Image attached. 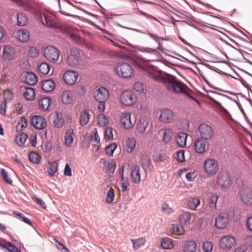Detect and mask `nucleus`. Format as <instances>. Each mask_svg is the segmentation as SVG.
<instances>
[{
	"label": "nucleus",
	"instance_id": "nucleus-1",
	"mask_svg": "<svg viewBox=\"0 0 252 252\" xmlns=\"http://www.w3.org/2000/svg\"><path fill=\"white\" fill-rule=\"evenodd\" d=\"M148 73L149 77L162 83L169 93L184 94L198 103L197 99L190 95V90L188 87L182 82L177 79L175 77L172 75L162 76L155 72H148Z\"/></svg>",
	"mask_w": 252,
	"mask_h": 252
},
{
	"label": "nucleus",
	"instance_id": "nucleus-2",
	"mask_svg": "<svg viewBox=\"0 0 252 252\" xmlns=\"http://www.w3.org/2000/svg\"><path fill=\"white\" fill-rule=\"evenodd\" d=\"M115 71L117 75L122 78L131 77L134 75V70L127 63H120L116 64Z\"/></svg>",
	"mask_w": 252,
	"mask_h": 252
},
{
	"label": "nucleus",
	"instance_id": "nucleus-3",
	"mask_svg": "<svg viewBox=\"0 0 252 252\" xmlns=\"http://www.w3.org/2000/svg\"><path fill=\"white\" fill-rule=\"evenodd\" d=\"M204 169L208 175H215L219 170V163L214 158L206 159L204 162Z\"/></svg>",
	"mask_w": 252,
	"mask_h": 252
},
{
	"label": "nucleus",
	"instance_id": "nucleus-4",
	"mask_svg": "<svg viewBox=\"0 0 252 252\" xmlns=\"http://www.w3.org/2000/svg\"><path fill=\"white\" fill-rule=\"evenodd\" d=\"M44 56L48 61L55 63L59 60L60 51L53 46H48L44 49Z\"/></svg>",
	"mask_w": 252,
	"mask_h": 252
},
{
	"label": "nucleus",
	"instance_id": "nucleus-5",
	"mask_svg": "<svg viewBox=\"0 0 252 252\" xmlns=\"http://www.w3.org/2000/svg\"><path fill=\"white\" fill-rule=\"evenodd\" d=\"M200 135V138L204 140L211 139L214 135V131L213 128L208 124H202L198 128Z\"/></svg>",
	"mask_w": 252,
	"mask_h": 252
},
{
	"label": "nucleus",
	"instance_id": "nucleus-6",
	"mask_svg": "<svg viewBox=\"0 0 252 252\" xmlns=\"http://www.w3.org/2000/svg\"><path fill=\"white\" fill-rule=\"evenodd\" d=\"M174 25L176 27L179 34L187 36L190 34L192 28L187 22L177 21L174 23Z\"/></svg>",
	"mask_w": 252,
	"mask_h": 252
},
{
	"label": "nucleus",
	"instance_id": "nucleus-7",
	"mask_svg": "<svg viewBox=\"0 0 252 252\" xmlns=\"http://www.w3.org/2000/svg\"><path fill=\"white\" fill-rule=\"evenodd\" d=\"M120 100L123 105L129 106L134 103L136 97L132 92L126 91L122 93Z\"/></svg>",
	"mask_w": 252,
	"mask_h": 252
},
{
	"label": "nucleus",
	"instance_id": "nucleus-8",
	"mask_svg": "<svg viewBox=\"0 0 252 252\" xmlns=\"http://www.w3.org/2000/svg\"><path fill=\"white\" fill-rule=\"evenodd\" d=\"M217 182L222 188H227L231 185L229 174L226 171L220 172L217 176Z\"/></svg>",
	"mask_w": 252,
	"mask_h": 252
},
{
	"label": "nucleus",
	"instance_id": "nucleus-9",
	"mask_svg": "<svg viewBox=\"0 0 252 252\" xmlns=\"http://www.w3.org/2000/svg\"><path fill=\"white\" fill-rule=\"evenodd\" d=\"M236 241L235 238L230 236L227 235L223 237L220 241V248L225 251H229L235 245Z\"/></svg>",
	"mask_w": 252,
	"mask_h": 252
},
{
	"label": "nucleus",
	"instance_id": "nucleus-10",
	"mask_svg": "<svg viewBox=\"0 0 252 252\" xmlns=\"http://www.w3.org/2000/svg\"><path fill=\"white\" fill-rule=\"evenodd\" d=\"M120 122L122 126L127 129L131 128L135 124V121H131V113L128 112H123L121 114Z\"/></svg>",
	"mask_w": 252,
	"mask_h": 252
},
{
	"label": "nucleus",
	"instance_id": "nucleus-11",
	"mask_svg": "<svg viewBox=\"0 0 252 252\" xmlns=\"http://www.w3.org/2000/svg\"><path fill=\"white\" fill-rule=\"evenodd\" d=\"M80 59V54L77 48L70 50L66 59V63L70 66H74L78 64Z\"/></svg>",
	"mask_w": 252,
	"mask_h": 252
},
{
	"label": "nucleus",
	"instance_id": "nucleus-12",
	"mask_svg": "<svg viewBox=\"0 0 252 252\" xmlns=\"http://www.w3.org/2000/svg\"><path fill=\"white\" fill-rule=\"evenodd\" d=\"M30 123L32 125L37 129H43L46 126V121L45 118L40 115H34L31 118Z\"/></svg>",
	"mask_w": 252,
	"mask_h": 252
},
{
	"label": "nucleus",
	"instance_id": "nucleus-13",
	"mask_svg": "<svg viewBox=\"0 0 252 252\" xmlns=\"http://www.w3.org/2000/svg\"><path fill=\"white\" fill-rule=\"evenodd\" d=\"M43 16L45 21V22H44L42 17L41 20L43 25L51 28H59V26L56 22L54 16H53L52 14L45 13L43 14Z\"/></svg>",
	"mask_w": 252,
	"mask_h": 252
},
{
	"label": "nucleus",
	"instance_id": "nucleus-14",
	"mask_svg": "<svg viewBox=\"0 0 252 252\" xmlns=\"http://www.w3.org/2000/svg\"><path fill=\"white\" fill-rule=\"evenodd\" d=\"M109 97V92L104 87H100L95 92L94 98L98 102H105Z\"/></svg>",
	"mask_w": 252,
	"mask_h": 252
},
{
	"label": "nucleus",
	"instance_id": "nucleus-15",
	"mask_svg": "<svg viewBox=\"0 0 252 252\" xmlns=\"http://www.w3.org/2000/svg\"><path fill=\"white\" fill-rule=\"evenodd\" d=\"M240 194L242 201L247 204H252V189L248 187H244L240 190Z\"/></svg>",
	"mask_w": 252,
	"mask_h": 252
},
{
	"label": "nucleus",
	"instance_id": "nucleus-16",
	"mask_svg": "<svg viewBox=\"0 0 252 252\" xmlns=\"http://www.w3.org/2000/svg\"><path fill=\"white\" fill-rule=\"evenodd\" d=\"M228 222V215L227 213L220 214L215 219V226L220 229L225 228Z\"/></svg>",
	"mask_w": 252,
	"mask_h": 252
},
{
	"label": "nucleus",
	"instance_id": "nucleus-17",
	"mask_svg": "<svg viewBox=\"0 0 252 252\" xmlns=\"http://www.w3.org/2000/svg\"><path fill=\"white\" fill-rule=\"evenodd\" d=\"M15 54V49L9 45H5L3 48L1 57L5 61H12Z\"/></svg>",
	"mask_w": 252,
	"mask_h": 252
},
{
	"label": "nucleus",
	"instance_id": "nucleus-18",
	"mask_svg": "<svg viewBox=\"0 0 252 252\" xmlns=\"http://www.w3.org/2000/svg\"><path fill=\"white\" fill-rule=\"evenodd\" d=\"M203 139H196L193 144L195 151L198 154L205 153L207 149V143Z\"/></svg>",
	"mask_w": 252,
	"mask_h": 252
},
{
	"label": "nucleus",
	"instance_id": "nucleus-19",
	"mask_svg": "<svg viewBox=\"0 0 252 252\" xmlns=\"http://www.w3.org/2000/svg\"><path fill=\"white\" fill-rule=\"evenodd\" d=\"M174 118L173 112L168 109H163L160 111L159 120L164 123H170Z\"/></svg>",
	"mask_w": 252,
	"mask_h": 252
},
{
	"label": "nucleus",
	"instance_id": "nucleus-20",
	"mask_svg": "<svg viewBox=\"0 0 252 252\" xmlns=\"http://www.w3.org/2000/svg\"><path fill=\"white\" fill-rule=\"evenodd\" d=\"M78 78V74L76 72L68 70L63 75V79L66 84L69 85L73 84Z\"/></svg>",
	"mask_w": 252,
	"mask_h": 252
},
{
	"label": "nucleus",
	"instance_id": "nucleus-21",
	"mask_svg": "<svg viewBox=\"0 0 252 252\" xmlns=\"http://www.w3.org/2000/svg\"><path fill=\"white\" fill-rule=\"evenodd\" d=\"M191 214L188 212H183L179 216V222L184 226H188L190 224Z\"/></svg>",
	"mask_w": 252,
	"mask_h": 252
},
{
	"label": "nucleus",
	"instance_id": "nucleus-22",
	"mask_svg": "<svg viewBox=\"0 0 252 252\" xmlns=\"http://www.w3.org/2000/svg\"><path fill=\"white\" fill-rule=\"evenodd\" d=\"M130 177L132 181L138 184L141 181V175L140 173V167L137 165H135L131 171Z\"/></svg>",
	"mask_w": 252,
	"mask_h": 252
},
{
	"label": "nucleus",
	"instance_id": "nucleus-23",
	"mask_svg": "<svg viewBox=\"0 0 252 252\" xmlns=\"http://www.w3.org/2000/svg\"><path fill=\"white\" fill-rule=\"evenodd\" d=\"M55 88V84L53 80L49 79L44 80L42 82V89L46 93L53 91Z\"/></svg>",
	"mask_w": 252,
	"mask_h": 252
},
{
	"label": "nucleus",
	"instance_id": "nucleus-24",
	"mask_svg": "<svg viewBox=\"0 0 252 252\" xmlns=\"http://www.w3.org/2000/svg\"><path fill=\"white\" fill-rule=\"evenodd\" d=\"M52 103V99L48 97H46L40 98L38 101V105L41 109L47 111L49 110Z\"/></svg>",
	"mask_w": 252,
	"mask_h": 252
},
{
	"label": "nucleus",
	"instance_id": "nucleus-25",
	"mask_svg": "<svg viewBox=\"0 0 252 252\" xmlns=\"http://www.w3.org/2000/svg\"><path fill=\"white\" fill-rule=\"evenodd\" d=\"M16 37L22 42H26L30 38V33L27 30H20L17 31Z\"/></svg>",
	"mask_w": 252,
	"mask_h": 252
},
{
	"label": "nucleus",
	"instance_id": "nucleus-26",
	"mask_svg": "<svg viewBox=\"0 0 252 252\" xmlns=\"http://www.w3.org/2000/svg\"><path fill=\"white\" fill-rule=\"evenodd\" d=\"M75 134L73 129H69L65 133V144L67 147H71L73 142Z\"/></svg>",
	"mask_w": 252,
	"mask_h": 252
},
{
	"label": "nucleus",
	"instance_id": "nucleus-27",
	"mask_svg": "<svg viewBox=\"0 0 252 252\" xmlns=\"http://www.w3.org/2000/svg\"><path fill=\"white\" fill-rule=\"evenodd\" d=\"M200 204V201L198 197H192L188 201L187 206L189 209L192 211L197 210V208Z\"/></svg>",
	"mask_w": 252,
	"mask_h": 252
},
{
	"label": "nucleus",
	"instance_id": "nucleus-28",
	"mask_svg": "<svg viewBox=\"0 0 252 252\" xmlns=\"http://www.w3.org/2000/svg\"><path fill=\"white\" fill-rule=\"evenodd\" d=\"M187 137V134L185 132L178 133L176 137V141L177 144L181 147H185L186 146Z\"/></svg>",
	"mask_w": 252,
	"mask_h": 252
},
{
	"label": "nucleus",
	"instance_id": "nucleus-29",
	"mask_svg": "<svg viewBox=\"0 0 252 252\" xmlns=\"http://www.w3.org/2000/svg\"><path fill=\"white\" fill-rule=\"evenodd\" d=\"M23 93L25 97L29 100H32L35 98V94L33 88L25 87L23 89Z\"/></svg>",
	"mask_w": 252,
	"mask_h": 252
},
{
	"label": "nucleus",
	"instance_id": "nucleus-30",
	"mask_svg": "<svg viewBox=\"0 0 252 252\" xmlns=\"http://www.w3.org/2000/svg\"><path fill=\"white\" fill-rule=\"evenodd\" d=\"M148 124L149 122L146 119H141L138 122L136 126V128L138 132L140 133H143L145 131Z\"/></svg>",
	"mask_w": 252,
	"mask_h": 252
},
{
	"label": "nucleus",
	"instance_id": "nucleus-31",
	"mask_svg": "<svg viewBox=\"0 0 252 252\" xmlns=\"http://www.w3.org/2000/svg\"><path fill=\"white\" fill-rule=\"evenodd\" d=\"M61 100L63 103L69 104L73 101L72 94L68 91H64L61 96Z\"/></svg>",
	"mask_w": 252,
	"mask_h": 252
},
{
	"label": "nucleus",
	"instance_id": "nucleus-32",
	"mask_svg": "<svg viewBox=\"0 0 252 252\" xmlns=\"http://www.w3.org/2000/svg\"><path fill=\"white\" fill-rule=\"evenodd\" d=\"M185 252H196L197 244L194 241H189L186 242L184 247Z\"/></svg>",
	"mask_w": 252,
	"mask_h": 252
},
{
	"label": "nucleus",
	"instance_id": "nucleus-33",
	"mask_svg": "<svg viewBox=\"0 0 252 252\" xmlns=\"http://www.w3.org/2000/svg\"><path fill=\"white\" fill-rule=\"evenodd\" d=\"M103 165L106 167L107 172L113 174L116 166V163L113 160H105L103 162Z\"/></svg>",
	"mask_w": 252,
	"mask_h": 252
},
{
	"label": "nucleus",
	"instance_id": "nucleus-34",
	"mask_svg": "<svg viewBox=\"0 0 252 252\" xmlns=\"http://www.w3.org/2000/svg\"><path fill=\"white\" fill-rule=\"evenodd\" d=\"M51 69L50 65L47 63H42L38 66V71L40 74L47 75Z\"/></svg>",
	"mask_w": 252,
	"mask_h": 252
},
{
	"label": "nucleus",
	"instance_id": "nucleus-35",
	"mask_svg": "<svg viewBox=\"0 0 252 252\" xmlns=\"http://www.w3.org/2000/svg\"><path fill=\"white\" fill-rule=\"evenodd\" d=\"M142 51L144 53L149 54L152 56V58L147 60V61L149 62H153L155 61L156 59L155 57H157L158 54V52L157 51V50L150 48H143Z\"/></svg>",
	"mask_w": 252,
	"mask_h": 252
},
{
	"label": "nucleus",
	"instance_id": "nucleus-36",
	"mask_svg": "<svg viewBox=\"0 0 252 252\" xmlns=\"http://www.w3.org/2000/svg\"><path fill=\"white\" fill-rule=\"evenodd\" d=\"M58 170V163L56 161H52L49 163L47 172L49 175L53 176Z\"/></svg>",
	"mask_w": 252,
	"mask_h": 252
},
{
	"label": "nucleus",
	"instance_id": "nucleus-37",
	"mask_svg": "<svg viewBox=\"0 0 252 252\" xmlns=\"http://www.w3.org/2000/svg\"><path fill=\"white\" fill-rule=\"evenodd\" d=\"M162 134L163 135L162 141L165 143H167L172 139L173 131L170 129H165L163 130Z\"/></svg>",
	"mask_w": 252,
	"mask_h": 252
},
{
	"label": "nucleus",
	"instance_id": "nucleus-38",
	"mask_svg": "<svg viewBox=\"0 0 252 252\" xmlns=\"http://www.w3.org/2000/svg\"><path fill=\"white\" fill-rule=\"evenodd\" d=\"M135 147V140L133 138H128L126 140L125 148L127 152H131Z\"/></svg>",
	"mask_w": 252,
	"mask_h": 252
},
{
	"label": "nucleus",
	"instance_id": "nucleus-39",
	"mask_svg": "<svg viewBox=\"0 0 252 252\" xmlns=\"http://www.w3.org/2000/svg\"><path fill=\"white\" fill-rule=\"evenodd\" d=\"M37 77L36 75L32 73H27L26 76V82L30 85H34L37 82Z\"/></svg>",
	"mask_w": 252,
	"mask_h": 252
},
{
	"label": "nucleus",
	"instance_id": "nucleus-40",
	"mask_svg": "<svg viewBox=\"0 0 252 252\" xmlns=\"http://www.w3.org/2000/svg\"><path fill=\"white\" fill-rule=\"evenodd\" d=\"M90 119V114L89 112L85 110L82 112L80 116V122L82 126H85L89 122Z\"/></svg>",
	"mask_w": 252,
	"mask_h": 252
},
{
	"label": "nucleus",
	"instance_id": "nucleus-41",
	"mask_svg": "<svg viewBox=\"0 0 252 252\" xmlns=\"http://www.w3.org/2000/svg\"><path fill=\"white\" fill-rule=\"evenodd\" d=\"M0 245L10 251V252H21L14 245L9 242H6L2 244L0 242Z\"/></svg>",
	"mask_w": 252,
	"mask_h": 252
},
{
	"label": "nucleus",
	"instance_id": "nucleus-42",
	"mask_svg": "<svg viewBox=\"0 0 252 252\" xmlns=\"http://www.w3.org/2000/svg\"><path fill=\"white\" fill-rule=\"evenodd\" d=\"M219 198V196L217 194H213L211 195L208 200V204L210 207L214 210L217 208V203Z\"/></svg>",
	"mask_w": 252,
	"mask_h": 252
},
{
	"label": "nucleus",
	"instance_id": "nucleus-43",
	"mask_svg": "<svg viewBox=\"0 0 252 252\" xmlns=\"http://www.w3.org/2000/svg\"><path fill=\"white\" fill-rule=\"evenodd\" d=\"M184 225L178 224H173L172 225L173 233L176 235H182L185 233V229L183 227Z\"/></svg>",
	"mask_w": 252,
	"mask_h": 252
},
{
	"label": "nucleus",
	"instance_id": "nucleus-44",
	"mask_svg": "<svg viewBox=\"0 0 252 252\" xmlns=\"http://www.w3.org/2000/svg\"><path fill=\"white\" fill-rule=\"evenodd\" d=\"M161 245L164 249H171L174 246L172 240L167 237L162 239Z\"/></svg>",
	"mask_w": 252,
	"mask_h": 252
},
{
	"label": "nucleus",
	"instance_id": "nucleus-45",
	"mask_svg": "<svg viewBox=\"0 0 252 252\" xmlns=\"http://www.w3.org/2000/svg\"><path fill=\"white\" fill-rule=\"evenodd\" d=\"M28 19L25 14L20 13L17 14V25L24 26L28 24Z\"/></svg>",
	"mask_w": 252,
	"mask_h": 252
},
{
	"label": "nucleus",
	"instance_id": "nucleus-46",
	"mask_svg": "<svg viewBox=\"0 0 252 252\" xmlns=\"http://www.w3.org/2000/svg\"><path fill=\"white\" fill-rule=\"evenodd\" d=\"M29 159L31 162L38 164L40 161L41 157L36 153L32 152L29 154Z\"/></svg>",
	"mask_w": 252,
	"mask_h": 252
},
{
	"label": "nucleus",
	"instance_id": "nucleus-47",
	"mask_svg": "<svg viewBox=\"0 0 252 252\" xmlns=\"http://www.w3.org/2000/svg\"><path fill=\"white\" fill-rule=\"evenodd\" d=\"M151 162L150 158L147 155H143L141 157V163L145 170L148 168Z\"/></svg>",
	"mask_w": 252,
	"mask_h": 252
},
{
	"label": "nucleus",
	"instance_id": "nucleus-48",
	"mask_svg": "<svg viewBox=\"0 0 252 252\" xmlns=\"http://www.w3.org/2000/svg\"><path fill=\"white\" fill-rule=\"evenodd\" d=\"M114 190L111 187L107 190L106 196V202L109 204L112 203L114 200Z\"/></svg>",
	"mask_w": 252,
	"mask_h": 252
},
{
	"label": "nucleus",
	"instance_id": "nucleus-49",
	"mask_svg": "<svg viewBox=\"0 0 252 252\" xmlns=\"http://www.w3.org/2000/svg\"><path fill=\"white\" fill-rule=\"evenodd\" d=\"M97 123L100 126H105L108 124V118L103 114H99L97 116Z\"/></svg>",
	"mask_w": 252,
	"mask_h": 252
},
{
	"label": "nucleus",
	"instance_id": "nucleus-50",
	"mask_svg": "<svg viewBox=\"0 0 252 252\" xmlns=\"http://www.w3.org/2000/svg\"><path fill=\"white\" fill-rule=\"evenodd\" d=\"M27 139V135L25 133H21L16 137V141L18 145L21 146L24 145Z\"/></svg>",
	"mask_w": 252,
	"mask_h": 252
},
{
	"label": "nucleus",
	"instance_id": "nucleus-51",
	"mask_svg": "<svg viewBox=\"0 0 252 252\" xmlns=\"http://www.w3.org/2000/svg\"><path fill=\"white\" fill-rule=\"evenodd\" d=\"M131 241L133 244V248L137 249L144 244L146 240L144 238H140L136 240L131 239Z\"/></svg>",
	"mask_w": 252,
	"mask_h": 252
},
{
	"label": "nucleus",
	"instance_id": "nucleus-52",
	"mask_svg": "<svg viewBox=\"0 0 252 252\" xmlns=\"http://www.w3.org/2000/svg\"><path fill=\"white\" fill-rule=\"evenodd\" d=\"M63 123L64 120L61 114H58L56 118L53 121L54 126L57 127H60Z\"/></svg>",
	"mask_w": 252,
	"mask_h": 252
},
{
	"label": "nucleus",
	"instance_id": "nucleus-53",
	"mask_svg": "<svg viewBox=\"0 0 252 252\" xmlns=\"http://www.w3.org/2000/svg\"><path fill=\"white\" fill-rule=\"evenodd\" d=\"M104 138L106 140H113V129L112 127H108L105 129L104 133Z\"/></svg>",
	"mask_w": 252,
	"mask_h": 252
},
{
	"label": "nucleus",
	"instance_id": "nucleus-54",
	"mask_svg": "<svg viewBox=\"0 0 252 252\" xmlns=\"http://www.w3.org/2000/svg\"><path fill=\"white\" fill-rule=\"evenodd\" d=\"M27 126V120L22 117L18 120V125L17 126V128L20 129L21 130H23V128H25Z\"/></svg>",
	"mask_w": 252,
	"mask_h": 252
},
{
	"label": "nucleus",
	"instance_id": "nucleus-55",
	"mask_svg": "<svg viewBox=\"0 0 252 252\" xmlns=\"http://www.w3.org/2000/svg\"><path fill=\"white\" fill-rule=\"evenodd\" d=\"M213 244L211 242L208 241L204 242L202 246L203 252H212L213 251Z\"/></svg>",
	"mask_w": 252,
	"mask_h": 252
},
{
	"label": "nucleus",
	"instance_id": "nucleus-56",
	"mask_svg": "<svg viewBox=\"0 0 252 252\" xmlns=\"http://www.w3.org/2000/svg\"><path fill=\"white\" fill-rule=\"evenodd\" d=\"M117 148V145L115 143H113L108 146L105 148V152L108 155L112 156L114 151Z\"/></svg>",
	"mask_w": 252,
	"mask_h": 252
},
{
	"label": "nucleus",
	"instance_id": "nucleus-57",
	"mask_svg": "<svg viewBox=\"0 0 252 252\" xmlns=\"http://www.w3.org/2000/svg\"><path fill=\"white\" fill-rule=\"evenodd\" d=\"M91 139L94 142L97 143H98L100 142V138L96 128H94L92 131Z\"/></svg>",
	"mask_w": 252,
	"mask_h": 252
},
{
	"label": "nucleus",
	"instance_id": "nucleus-58",
	"mask_svg": "<svg viewBox=\"0 0 252 252\" xmlns=\"http://www.w3.org/2000/svg\"><path fill=\"white\" fill-rule=\"evenodd\" d=\"M161 209L163 213L166 214H169L173 212L172 208L170 207L166 203H163L162 204Z\"/></svg>",
	"mask_w": 252,
	"mask_h": 252
},
{
	"label": "nucleus",
	"instance_id": "nucleus-59",
	"mask_svg": "<svg viewBox=\"0 0 252 252\" xmlns=\"http://www.w3.org/2000/svg\"><path fill=\"white\" fill-rule=\"evenodd\" d=\"M134 89L139 93H143L145 91L144 86L140 82H136L134 85Z\"/></svg>",
	"mask_w": 252,
	"mask_h": 252
},
{
	"label": "nucleus",
	"instance_id": "nucleus-60",
	"mask_svg": "<svg viewBox=\"0 0 252 252\" xmlns=\"http://www.w3.org/2000/svg\"><path fill=\"white\" fill-rule=\"evenodd\" d=\"M0 173L1 175L4 180V181L9 184H12V181L11 179L8 178L7 173L6 171L4 169H1L0 170Z\"/></svg>",
	"mask_w": 252,
	"mask_h": 252
},
{
	"label": "nucleus",
	"instance_id": "nucleus-61",
	"mask_svg": "<svg viewBox=\"0 0 252 252\" xmlns=\"http://www.w3.org/2000/svg\"><path fill=\"white\" fill-rule=\"evenodd\" d=\"M176 159L179 162L185 161V151L181 150L177 152Z\"/></svg>",
	"mask_w": 252,
	"mask_h": 252
},
{
	"label": "nucleus",
	"instance_id": "nucleus-62",
	"mask_svg": "<svg viewBox=\"0 0 252 252\" xmlns=\"http://www.w3.org/2000/svg\"><path fill=\"white\" fill-rule=\"evenodd\" d=\"M7 100L5 99L0 103V114L4 115L6 113Z\"/></svg>",
	"mask_w": 252,
	"mask_h": 252
},
{
	"label": "nucleus",
	"instance_id": "nucleus-63",
	"mask_svg": "<svg viewBox=\"0 0 252 252\" xmlns=\"http://www.w3.org/2000/svg\"><path fill=\"white\" fill-rule=\"evenodd\" d=\"M196 174L194 171H190L186 174V178L188 181H192L194 180Z\"/></svg>",
	"mask_w": 252,
	"mask_h": 252
},
{
	"label": "nucleus",
	"instance_id": "nucleus-64",
	"mask_svg": "<svg viewBox=\"0 0 252 252\" xmlns=\"http://www.w3.org/2000/svg\"><path fill=\"white\" fill-rule=\"evenodd\" d=\"M29 55L31 57H36L38 55V51L35 47H32L30 48Z\"/></svg>",
	"mask_w": 252,
	"mask_h": 252
}]
</instances>
